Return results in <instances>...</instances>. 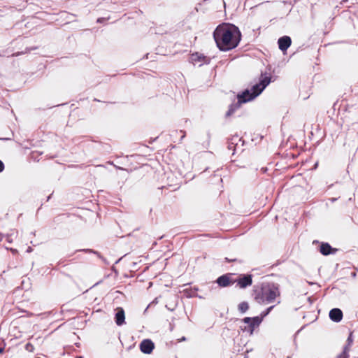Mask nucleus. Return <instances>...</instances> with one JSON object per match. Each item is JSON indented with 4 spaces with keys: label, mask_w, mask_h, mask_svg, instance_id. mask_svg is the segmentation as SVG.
<instances>
[{
    "label": "nucleus",
    "mask_w": 358,
    "mask_h": 358,
    "mask_svg": "<svg viewBox=\"0 0 358 358\" xmlns=\"http://www.w3.org/2000/svg\"><path fill=\"white\" fill-rule=\"evenodd\" d=\"M7 250H10L11 251V252L13 254H17V250L16 249H14V248H6Z\"/></svg>",
    "instance_id": "21"
},
{
    "label": "nucleus",
    "mask_w": 358,
    "mask_h": 358,
    "mask_svg": "<svg viewBox=\"0 0 358 358\" xmlns=\"http://www.w3.org/2000/svg\"><path fill=\"white\" fill-rule=\"evenodd\" d=\"M252 321V317H245L243 319V322L245 323V324H248L249 325V327H250V322Z\"/></svg>",
    "instance_id": "18"
},
{
    "label": "nucleus",
    "mask_w": 358,
    "mask_h": 358,
    "mask_svg": "<svg viewBox=\"0 0 358 358\" xmlns=\"http://www.w3.org/2000/svg\"><path fill=\"white\" fill-rule=\"evenodd\" d=\"M352 275L355 277L356 275V273H352Z\"/></svg>",
    "instance_id": "27"
},
{
    "label": "nucleus",
    "mask_w": 358,
    "mask_h": 358,
    "mask_svg": "<svg viewBox=\"0 0 358 358\" xmlns=\"http://www.w3.org/2000/svg\"><path fill=\"white\" fill-rule=\"evenodd\" d=\"M124 311L122 308H119L115 314V322L117 325L120 326L124 323Z\"/></svg>",
    "instance_id": "10"
},
{
    "label": "nucleus",
    "mask_w": 358,
    "mask_h": 358,
    "mask_svg": "<svg viewBox=\"0 0 358 358\" xmlns=\"http://www.w3.org/2000/svg\"><path fill=\"white\" fill-rule=\"evenodd\" d=\"M186 341V338L185 336L182 337L180 339V341Z\"/></svg>",
    "instance_id": "23"
},
{
    "label": "nucleus",
    "mask_w": 358,
    "mask_h": 358,
    "mask_svg": "<svg viewBox=\"0 0 358 358\" xmlns=\"http://www.w3.org/2000/svg\"><path fill=\"white\" fill-rule=\"evenodd\" d=\"M229 149H232V146L231 145H229Z\"/></svg>",
    "instance_id": "28"
},
{
    "label": "nucleus",
    "mask_w": 358,
    "mask_h": 358,
    "mask_svg": "<svg viewBox=\"0 0 358 358\" xmlns=\"http://www.w3.org/2000/svg\"><path fill=\"white\" fill-rule=\"evenodd\" d=\"M3 348H0V353H1L3 352Z\"/></svg>",
    "instance_id": "26"
},
{
    "label": "nucleus",
    "mask_w": 358,
    "mask_h": 358,
    "mask_svg": "<svg viewBox=\"0 0 358 358\" xmlns=\"http://www.w3.org/2000/svg\"><path fill=\"white\" fill-rule=\"evenodd\" d=\"M262 321V317H259V316H257V317H252V321L250 322V333L252 334L254 329L256 327H258L261 322Z\"/></svg>",
    "instance_id": "13"
},
{
    "label": "nucleus",
    "mask_w": 358,
    "mask_h": 358,
    "mask_svg": "<svg viewBox=\"0 0 358 358\" xmlns=\"http://www.w3.org/2000/svg\"><path fill=\"white\" fill-rule=\"evenodd\" d=\"M32 251V248L31 247H29L27 250V252H31Z\"/></svg>",
    "instance_id": "22"
},
{
    "label": "nucleus",
    "mask_w": 358,
    "mask_h": 358,
    "mask_svg": "<svg viewBox=\"0 0 358 358\" xmlns=\"http://www.w3.org/2000/svg\"><path fill=\"white\" fill-rule=\"evenodd\" d=\"M334 250L327 243H323L320 245V252L324 255L331 254Z\"/></svg>",
    "instance_id": "12"
},
{
    "label": "nucleus",
    "mask_w": 358,
    "mask_h": 358,
    "mask_svg": "<svg viewBox=\"0 0 358 358\" xmlns=\"http://www.w3.org/2000/svg\"><path fill=\"white\" fill-rule=\"evenodd\" d=\"M154 348V343L150 339H145L140 343V350L145 354H150Z\"/></svg>",
    "instance_id": "5"
},
{
    "label": "nucleus",
    "mask_w": 358,
    "mask_h": 358,
    "mask_svg": "<svg viewBox=\"0 0 358 358\" xmlns=\"http://www.w3.org/2000/svg\"><path fill=\"white\" fill-rule=\"evenodd\" d=\"M348 345L344 348L343 352L337 358H348V352L350 350V346L352 345L353 340L352 338V334H350L348 338Z\"/></svg>",
    "instance_id": "11"
},
{
    "label": "nucleus",
    "mask_w": 358,
    "mask_h": 358,
    "mask_svg": "<svg viewBox=\"0 0 358 358\" xmlns=\"http://www.w3.org/2000/svg\"><path fill=\"white\" fill-rule=\"evenodd\" d=\"M213 38L220 50L228 51L238 46L241 34L235 25L223 23L216 27Z\"/></svg>",
    "instance_id": "1"
},
{
    "label": "nucleus",
    "mask_w": 358,
    "mask_h": 358,
    "mask_svg": "<svg viewBox=\"0 0 358 358\" xmlns=\"http://www.w3.org/2000/svg\"><path fill=\"white\" fill-rule=\"evenodd\" d=\"M191 62L195 64L197 62H202V63H208L209 59L205 57L204 55L199 53H194L192 54L190 57Z\"/></svg>",
    "instance_id": "9"
},
{
    "label": "nucleus",
    "mask_w": 358,
    "mask_h": 358,
    "mask_svg": "<svg viewBox=\"0 0 358 358\" xmlns=\"http://www.w3.org/2000/svg\"><path fill=\"white\" fill-rule=\"evenodd\" d=\"M108 18L99 17V18H98V19H97V21H96V22H97L98 23H102V22H103L106 21V20H108Z\"/></svg>",
    "instance_id": "19"
},
{
    "label": "nucleus",
    "mask_w": 358,
    "mask_h": 358,
    "mask_svg": "<svg viewBox=\"0 0 358 358\" xmlns=\"http://www.w3.org/2000/svg\"><path fill=\"white\" fill-rule=\"evenodd\" d=\"M279 296L278 287L275 284H267L256 294L255 300L259 303L268 304L274 302Z\"/></svg>",
    "instance_id": "3"
},
{
    "label": "nucleus",
    "mask_w": 358,
    "mask_h": 358,
    "mask_svg": "<svg viewBox=\"0 0 358 358\" xmlns=\"http://www.w3.org/2000/svg\"><path fill=\"white\" fill-rule=\"evenodd\" d=\"M329 317L332 321L338 322L343 318V312L339 308H333L329 312Z\"/></svg>",
    "instance_id": "8"
},
{
    "label": "nucleus",
    "mask_w": 358,
    "mask_h": 358,
    "mask_svg": "<svg viewBox=\"0 0 358 358\" xmlns=\"http://www.w3.org/2000/svg\"><path fill=\"white\" fill-rule=\"evenodd\" d=\"M4 169V164L2 161L0 160V173Z\"/></svg>",
    "instance_id": "20"
},
{
    "label": "nucleus",
    "mask_w": 358,
    "mask_h": 358,
    "mask_svg": "<svg viewBox=\"0 0 358 358\" xmlns=\"http://www.w3.org/2000/svg\"><path fill=\"white\" fill-rule=\"evenodd\" d=\"M249 308L248 303L247 302H241L238 305V310L241 313H245Z\"/></svg>",
    "instance_id": "15"
},
{
    "label": "nucleus",
    "mask_w": 358,
    "mask_h": 358,
    "mask_svg": "<svg viewBox=\"0 0 358 358\" xmlns=\"http://www.w3.org/2000/svg\"><path fill=\"white\" fill-rule=\"evenodd\" d=\"M17 231L13 230L10 231V233L8 234L6 236V241L11 243L13 241V238H15L17 236Z\"/></svg>",
    "instance_id": "14"
},
{
    "label": "nucleus",
    "mask_w": 358,
    "mask_h": 358,
    "mask_svg": "<svg viewBox=\"0 0 358 358\" xmlns=\"http://www.w3.org/2000/svg\"><path fill=\"white\" fill-rule=\"evenodd\" d=\"M279 49L282 51L287 50L291 45L292 41L289 36H285L280 37L278 41Z\"/></svg>",
    "instance_id": "7"
},
{
    "label": "nucleus",
    "mask_w": 358,
    "mask_h": 358,
    "mask_svg": "<svg viewBox=\"0 0 358 358\" xmlns=\"http://www.w3.org/2000/svg\"><path fill=\"white\" fill-rule=\"evenodd\" d=\"M2 239H3V235L1 234H0V241H1Z\"/></svg>",
    "instance_id": "25"
},
{
    "label": "nucleus",
    "mask_w": 358,
    "mask_h": 358,
    "mask_svg": "<svg viewBox=\"0 0 358 358\" xmlns=\"http://www.w3.org/2000/svg\"><path fill=\"white\" fill-rule=\"evenodd\" d=\"M271 81L270 76L261 75L259 82L252 86L251 90H245L241 94L237 95L238 102L234 105H231L229 110L226 113L227 116H229L234 113L236 108H238L241 103H246L252 101L255 97L259 96L267 85Z\"/></svg>",
    "instance_id": "2"
},
{
    "label": "nucleus",
    "mask_w": 358,
    "mask_h": 358,
    "mask_svg": "<svg viewBox=\"0 0 358 358\" xmlns=\"http://www.w3.org/2000/svg\"><path fill=\"white\" fill-rule=\"evenodd\" d=\"M336 200V198H331V201L332 202H334Z\"/></svg>",
    "instance_id": "24"
},
{
    "label": "nucleus",
    "mask_w": 358,
    "mask_h": 358,
    "mask_svg": "<svg viewBox=\"0 0 358 358\" xmlns=\"http://www.w3.org/2000/svg\"><path fill=\"white\" fill-rule=\"evenodd\" d=\"M25 350H26L27 351H29V352H34V345H33L31 343H27L25 345Z\"/></svg>",
    "instance_id": "17"
},
{
    "label": "nucleus",
    "mask_w": 358,
    "mask_h": 358,
    "mask_svg": "<svg viewBox=\"0 0 358 358\" xmlns=\"http://www.w3.org/2000/svg\"><path fill=\"white\" fill-rule=\"evenodd\" d=\"M234 273H227L220 276L216 282L220 287H225L233 285L236 282V279L234 278Z\"/></svg>",
    "instance_id": "4"
},
{
    "label": "nucleus",
    "mask_w": 358,
    "mask_h": 358,
    "mask_svg": "<svg viewBox=\"0 0 358 358\" xmlns=\"http://www.w3.org/2000/svg\"><path fill=\"white\" fill-rule=\"evenodd\" d=\"M240 288H245L248 286L252 285V275H243L240 276L238 279H236V282Z\"/></svg>",
    "instance_id": "6"
},
{
    "label": "nucleus",
    "mask_w": 358,
    "mask_h": 358,
    "mask_svg": "<svg viewBox=\"0 0 358 358\" xmlns=\"http://www.w3.org/2000/svg\"><path fill=\"white\" fill-rule=\"evenodd\" d=\"M274 306H270L269 308H268L265 311L262 312L261 313V317H262V319L266 317L270 312L271 310L273 308Z\"/></svg>",
    "instance_id": "16"
},
{
    "label": "nucleus",
    "mask_w": 358,
    "mask_h": 358,
    "mask_svg": "<svg viewBox=\"0 0 358 358\" xmlns=\"http://www.w3.org/2000/svg\"><path fill=\"white\" fill-rule=\"evenodd\" d=\"M36 358H41V357H36Z\"/></svg>",
    "instance_id": "29"
}]
</instances>
